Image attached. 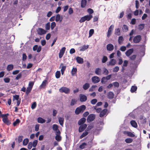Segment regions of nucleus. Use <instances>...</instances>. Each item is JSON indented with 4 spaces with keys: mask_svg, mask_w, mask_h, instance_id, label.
Listing matches in <instances>:
<instances>
[{
    "mask_svg": "<svg viewBox=\"0 0 150 150\" xmlns=\"http://www.w3.org/2000/svg\"><path fill=\"white\" fill-rule=\"evenodd\" d=\"M56 25V24L55 22H52L51 23V28L52 30Z\"/></svg>",
    "mask_w": 150,
    "mask_h": 150,
    "instance_id": "49",
    "label": "nucleus"
},
{
    "mask_svg": "<svg viewBox=\"0 0 150 150\" xmlns=\"http://www.w3.org/2000/svg\"><path fill=\"white\" fill-rule=\"evenodd\" d=\"M128 62L127 60H125L124 61L123 64V67H127V65Z\"/></svg>",
    "mask_w": 150,
    "mask_h": 150,
    "instance_id": "59",
    "label": "nucleus"
},
{
    "mask_svg": "<svg viewBox=\"0 0 150 150\" xmlns=\"http://www.w3.org/2000/svg\"><path fill=\"white\" fill-rule=\"evenodd\" d=\"M52 129L56 133H60V132L58 129V126L56 124H54L52 126Z\"/></svg>",
    "mask_w": 150,
    "mask_h": 150,
    "instance_id": "9",
    "label": "nucleus"
},
{
    "mask_svg": "<svg viewBox=\"0 0 150 150\" xmlns=\"http://www.w3.org/2000/svg\"><path fill=\"white\" fill-rule=\"evenodd\" d=\"M62 17H61L59 14H57L56 16L55 21L56 22L59 21L61 22L62 21Z\"/></svg>",
    "mask_w": 150,
    "mask_h": 150,
    "instance_id": "18",
    "label": "nucleus"
},
{
    "mask_svg": "<svg viewBox=\"0 0 150 150\" xmlns=\"http://www.w3.org/2000/svg\"><path fill=\"white\" fill-rule=\"evenodd\" d=\"M108 58L105 56H104L102 59V62L103 63H104L107 60Z\"/></svg>",
    "mask_w": 150,
    "mask_h": 150,
    "instance_id": "53",
    "label": "nucleus"
},
{
    "mask_svg": "<svg viewBox=\"0 0 150 150\" xmlns=\"http://www.w3.org/2000/svg\"><path fill=\"white\" fill-rule=\"evenodd\" d=\"M141 39V37L140 35L135 37L133 40V42L135 43H139Z\"/></svg>",
    "mask_w": 150,
    "mask_h": 150,
    "instance_id": "7",
    "label": "nucleus"
},
{
    "mask_svg": "<svg viewBox=\"0 0 150 150\" xmlns=\"http://www.w3.org/2000/svg\"><path fill=\"white\" fill-rule=\"evenodd\" d=\"M108 98L110 99L113 98L114 96V94L112 92H109L108 95Z\"/></svg>",
    "mask_w": 150,
    "mask_h": 150,
    "instance_id": "35",
    "label": "nucleus"
},
{
    "mask_svg": "<svg viewBox=\"0 0 150 150\" xmlns=\"http://www.w3.org/2000/svg\"><path fill=\"white\" fill-rule=\"evenodd\" d=\"M86 108V106L84 105H82L76 108L75 111V113L76 114H78L81 112H83Z\"/></svg>",
    "mask_w": 150,
    "mask_h": 150,
    "instance_id": "3",
    "label": "nucleus"
},
{
    "mask_svg": "<svg viewBox=\"0 0 150 150\" xmlns=\"http://www.w3.org/2000/svg\"><path fill=\"white\" fill-rule=\"evenodd\" d=\"M113 84L114 86L115 87H118L119 86V83L118 82H113Z\"/></svg>",
    "mask_w": 150,
    "mask_h": 150,
    "instance_id": "64",
    "label": "nucleus"
},
{
    "mask_svg": "<svg viewBox=\"0 0 150 150\" xmlns=\"http://www.w3.org/2000/svg\"><path fill=\"white\" fill-rule=\"evenodd\" d=\"M38 143V141L36 140H35L33 141L32 143V145L34 147H35L36 146V145H37Z\"/></svg>",
    "mask_w": 150,
    "mask_h": 150,
    "instance_id": "61",
    "label": "nucleus"
},
{
    "mask_svg": "<svg viewBox=\"0 0 150 150\" xmlns=\"http://www.w3.org/2000/svg\"><path fill=\"white\" fill-rule=\"evenodd\" d=\"M86 21H89L93 17L92 15H88L84 16Z\"/></svg>",
    "mask_w": 150,
    "mask_h": 150,
    "instance_id": "29",
    "label": "nucleus"
},
{
    "mask_svg": "<svg viewBox=\"0 0 150 150\" xmlns=\"http://www.w3.org/2000/svg\"><path fill=\"white\" fill-rule=\"evenodd\" d=\"M137 89V87L136 86H132L131 89V91L132 93L136 91Z\"/></svg>",
    "mask_w": 150,
    "mask_h": 150,
    "instance_id": "43",
    "label": "nucleus"
},
{
    "mask_svg": "<svg viewBox=\"0 0 150 150\" xmlns=\"http://www.w3.org/2000/svg\"><path fill=\"white\" fill-rule=\"evenodd\" d=\"M77 102V100L75 99H72L71 101V105H73L75 104Z\"/></svg>",
    "mask_w": 150,
    "mask_h": 150,
    "instance_id": "47",
    "label": "nucleus"
},
{
    "mask_svg": "<svg viewBox=\"0 0 150 150\" xmlns=\"http://www.w3.org/2000/svg\"><path fill=\"white\" fill-rule=\"evenodd\" d=\"M88 47V45H83L80 47V51H84L87 50Z\"/></svg>",
    "mask_w": 150,
    "mask_h": 150,
    "instance_id": "21",
    "label": "nucleus"
},
{
    "mask_svg": "<svg viewBox=\"0 0 150 150\" xmlns=\"http://www.w3.org/2000/svg\"><path fill=\"white\" fill-rule=\"evenodd\" d=\"M59 68H61V73L62 75H63L64 71L66 69V66H64L63 63H61L59 66Z\"/></svg>",
    "mask_w": 150,
    "mask_h": 150,
    "instance_id": "14",
    "label": "nucleus"
},
{
    "mask_svg": "<svg viewBox=\"0 0 150 150\" xmlns=\"http://www.w3.org/2000/svg\"><path fill=\"white\" fill-rule=\"evenodd\" d=\"M58 121L60 125L62 126H63L64 123V119L63 117H58Z\"/></svg>",
    "mask_w": 150,
    "mask_h": 150,
    "instance_id": "22",
    "label": "nucleus"
},
{
    "mask_svg": "<svg viewBox=\"0 0 150 150\" xmlns=\"http://www.w3.org/2000/svg\"><path fill=\"white\" fill-rule=\"evenodd\" d=\"M38 123H43L45 122V120L41 117H39L38 119Z\"/></svg>",
    "mask_w": 150,
    "mask_h": 150,
    "instance_id": "33",
    "label": "nucleus"
},
{
    "mask_svg": "<svg viewBox=\"0 0 150 150\" xmlns=\"http://www.w3.org/2000/svg\"><path fill=\"white\" fill-rule=\"evenodd\" d=\"M47 81L46 80H44L42 82V84L40 86V88H43L47 84Z\"/></svg>",
    "mask_w": 150,
    "mask_h": 150,
    "instance_id": "26",
    "label": "nucleus"
},
{
    "mask_svg": "<svg viewBox=\"0 0 150 150\" xmlns=\"http://www.w3.org/2000/svg\"><path fill=\"white\" fill-rule=\"evenodd\" d=\"M87 3L86 0H81V6L82 8H84L86 6Z\"/></svg>",
    "mask_w": 150,
    "mask_h": 150,
    "instance_id": "28",
    "label": "nucleus"
},
{
    "mask_svg": "<svg viewBox=\"0 0 150 150\" xmlns=\"http://www.w3.org/2000/svg\"><path fill=\"white\" fill-rule=\"evenodd\" d=\"M106 47L107 50L110 51H112L114 49V46L113 45L111 44H109L107 45Z\"/></svg>",
    "mask_w": 150,
    "mask_h": 150,
    "instance_id": "16",
    "label": "nucleus"
},
{
    "mask_svg": "<svg viewBox=\"0 0 150 150\" xmlns=\"http://www.w3.org/2000/svg\"><path fill=\"white\" fill-rule=\"evenodd\" d=\"M122 28L124 31L125 32H127L128 30V27L126 25H124Z\"/></svg>",
    "mask_w": 150,
    "mask_h": 150,
    "instance_id": "58",
    "label": "nucleus"
},
{
    "mask_svg": "<svg viewBox=\"0 0 150 150\" xmlns=\"http://www.w3.org/2000/svg\"><path fill=\"white\" fill-rule=\"evenodd\" d=\"M80 101L81 102H85L87 99V97L85 95L81 94L79 95Z\"/></svg>",
    "mask_w": 150,
    "mask_h": 150,
    "instance_id": "13",
    "label": "nucleus"
},
{
    "mask_svg": "<svg viewBox=\"0 0 150 150\" xmlns=\"http://www.w3.org/2000/svg\"><path fill=\"white\" fill-rule=\"evenodd\" d=\"M97 87L96 86L93 85L89 89V91H92L95 90V88Z\"/></svg>",
    "mask_w": 150,
    "mask_h": 150,
    "instance_id": "51",
    "label": "nucleus"
},
{
    "mask_svg": "<svg viewBox=\"0 0 150 150\" xmlns=\"http://www.w3.org/2000/svg\"><path fill=\"white\" fill-rule=\"evenodd\" d=\"M92 82L94 83H98L100 81V78L97 76H94L92 78Z\"/></svg>",
    "mask_w": 150,
    "mask_h": 150,
    "instance_id": "8",
    "label": "nucleus"
},
{
    "mask_svg": "<svg viewBox=\"0 0 150 150\" xmlns=\"http://www.w3.org/2000/svg\"><path fill=\"white\" fill-rule=\"evenodd\" d=\"M77 71V69L75 67H73L71 71V74L72 76H74L76 73Z\"/></svg>",
    "mask_w": 150,
    "mask_h": 150,
    "instance_id": "27",
    "label": "nucleus"
},
{
    "mask_svg": "<svg viewBox=\"0 0 150 150\" xmlns=\"http://www.w3.org/2000/svg\"><path fill=\"white\" fill-rule=\"evenodd\" d=\"M88 134V132L87 131H85L81 136L80 137V139H82L83 137L86 136Z\"/></svg>",
    "mask_w": 150,
    "mask_h": 150,
    "instance_id": "41",
    "label": "nucleus"
},
{
    "mask_svg": "<svg viewBox=\"0 0 150 150\" xmlns=\"http://www.w3.org/2000/svg\"><path fill=\"white\" fill-rule=\"evenodd\" d=\"M86 119L84 118H82L78 122V124L79 125H81L84 124V123L86 121Z\"/></svg>",
    "mask_w": 150,
    "mask_h": 150,
    "instance_id": "24",
    "label": "nucleus"
},
{
    "mask_svg": "<svg viewBox=\"0 0 150 150\" xmlns=\"http://www.w3.org/2000/svg\"><path fill=\"white\" fill-rule=\"evenodd\" d=\"M34 83V81H30L29 82L28 86L27 87L25 94L28 95L30 93L32 89Z\"/></svg>",
    "mask_w": 150,
    "mask_h": 150,
    "instance_id": "1",
    "label": "nucleus"
},
{
    "mask_svg": "<svg viewBox=\"0 0 150 150\" xmlns=\"http://www.w3.org/2000/svg\"><path fill=\"white\" fill-rule=\"evenodd\" d=\"M132 139L130 138L126 139L125 140V141L127 143H131L132 142Z\"/></svg>",
    "mask_w": 150,
    "mask_h": 150,
    "instance_id": "39",
    "label": "nucleus"
},
{
    "mask_svg": "<svg viewBox=\"0 0 150 150\" xmlns=\"http://www.w3.org/2000/svg\"><path fill=\"white\" fill-rule=\"evenodd\" d=\"M107 112V110L106 109H104L102 111L100 114V117H102L104 116L106 113Z\"/></svg>",
    "mask_w": 150,
    "mask_h": 150,
    "instance_id": "20",
    "label": "nucleus"
},
{
    "mask_svg": "<svg viewBox=\"0 0 150 150\" xmlns=\"http://www.w3.org/2000/svg\"><path fill=\"white\" fill-rule=\"evenodd\" d=\"M95 116L94 114H91L88 117L87 121L89 122L93 121L95 119Z\"/></svg>",
    "mask_w": 150,
    "mask_h": 150,
    "instance_id": "10",
    "label": "nucleus"
},
{
    "mask_svg": "<svg viewBox=\"0 0 150 150\" xmlns=\"http://www.w3.org/2000/svg\"><path fill=\"white\" fill-rule=\"evenodd\" d=\"M86 20L85 19V18L84 16L82 17L81 19L79 20V21L80 23H82L84 22L85 21H86Z\"/></svg>",
    "mask_w": 150,
    "mask_h": 150,
    "instance_id": "60",
    "label": "nucleus"
},
{
    "mask_svg": "<svg viewBox=\"0 0 150 150\" xmlns=\"http://www.w3.org/2000/svg\"><path fill=\"white\" fill-rule=\"evenodd\" d=\"M90 87V84L89 83H86L83 85V88L84 90L87 89Z\"/></svg>",
    "mask_w": 150,
    "mask_h": 150,
    "instance_id": "32",
    "label": "nucleus"
},
{
    "mask_svg": "<svg viewBox=\"0 0 150 150\" xmlns=\"http://www.w3.org/2000/svg\"><path fill=\"white\" fill-rule=\"evenodd\" d=\"M87 12L89 14V15H91L93 13V10L90 8L87 9Z\"/></svg>",
    "mask_w": 150,
    "mask_h": 150,
    "instance_id": "57",
    "label": "nucleus"
},
{
    "mask_svg": "<svg viewBox=\"0 0 150 150\" xmlns=\"http://www.w3.org/2000/svg\"><path fill=\"white\" fill-rule=\"evenodd\" d=\"M133 49L132 48L128 50L125 53L126 55L128 57L133 52Z\"/></svg>",
    "mask_w": 150,
    "mask_h": 150,
    "instance_id": "17",
    "label": "nucleus"
},
{
    "mask_svg": "<svg viewBox=\"0 0 150 150\" xmlns=\"http://www.w3.org/2000/svg\"><path fill=\"white\" fill-rule=\"evenodd\" d=\"M8 115V114L7 113L5 114L1 115V117L3 118V121L4 123L8 125H9L10 124V122L7 118V117Z\"/></svg>",
    "mask_w": 150,
    "mask_h": 150,
    "instance_id": "2",
    "label": "nucleus"
},
{
    "mask_svg": "<svg viewBox=\"0 0 150 150\" xmlns=\"http://www.w3.org/2000/svg\"><path fill=\"white\" fill-rule=\"evenodd\" d=\"M130 123L132 127L135 128H136L137 127V124L136 122L135 121L133 120H131L130 121Z\"/></svg>",
    "mask_w": 150,
    "mask_h": 150,
    "instance_id": "30",
    "label": "nucleus"
},
{
    "mask_svg": "<svg viewBox=\"0 0 150 150\" xmlns=\"http://www.w3.org/2000/svg\"><path fill=\"white\" fill-rule=\"evenodd\" d=\"M60 133H56L55 139L58 141H60L61 139V137L60 136Z\"/></svg>",
    "mask_w": 150,
    "mask_h": 150,
    "instance_id": "23",
    "label": "nucleus"
},
{
    "mask_svg": "<svg viewBox=\"0 0 150 150\" xmlns=\"http://www.w3.org/2000/svg\"><path fill=\"white\" fill-rule=\"evenodd\" d=\"M76 60L77 62L80 64H82L83 62V59L79 57H77L76 58Z\"/></svg>",
    "mask_w": 150,
    "mask_h": 150,
    "instance_id": "19",
    "label": "nucleus"
},
{
    "mask_svg": "<svg viewBox=\"0 0 150 150\" xmlns=\"http://www.w3.org/2000/svg\"><path fill=\"white\" fill-rule=\"evenodd\" d=\"M123 40V38L122 36H120L118 38V42L119 44H121Z\"/></svg>",
    "mask_w": 150,
    "mask_h": 150,
    "instance_id": "45",
    "label": "nucleus"
},
{
    "mask_svg": "<svg viewBox=\"0 0 150 150\" xmlns=\"http://www.w3.org/2000/svg\"><path fill=\"white\" fill-rule=\"evenodd\" d=\"M97 102V100L96 99H92L91 101V103L93 105L95 104Z\"/></svg>",
    "mask_w": 150,
    "mask_h": 150,
    "instance_id": "54",
    "label": "nucleus"
},
{
    "mask_svg": "<svg viewBox=\"0 0 150 150\" xmlns=\"http://www.w3.org/2000/svg\"><path fill=\"white\" fill-rule=\"evenodd\" d=\"M96 74L98 75H100L101 74V69L99 68H97L95 70Z\"/></svg>",
    "mask_w": 150,
    "mask_h": 150,
    "instance_id": "31",
    "label": "nucleus"
},
{
    "mask_svg": "<svg viewBox=\"0 0 150 150\" xmlns=\"http://www.w3.org/2000/svg\"><path fill=\"white\" fill-rule=\"evenodd\" d=\"M94 110H96V112L98 113H99L102 110V109L100 108H97L96 106H94L93 107Z\"/></svg>",
    "mask_w": 150,
    "mask_h": 150,
    "instance_id": "34",
    "label": "nucleus"
},
{
    "mask_svg": "<svg viewBox=\"0 0 150 150\" xmlns=\"http://www.w3.org/2000/svg\"><path fill=\"white\" fill-rule=\"evenodd\" d=\"M20 122V120L18 119H17L13 123V125L14 126H16Z\"/></svg>",
    "mask_w": 150,
    "mask_h": 150,
    "instance_id": "55",
    "label": "nucleus"
},
{
    "mask_svg": "<svg viewBox=\"0 0 150 150\" xmlns=\"http://www.w3.org/2000/svg\"><path fill=\"white\" fill-rule=\"evenodd\" d=\"M13 65L12 64L8 65L6 68V69L8 71H9L12 70L13 68Z\"/></svg>",
    "mask_w": 150,
    "mask_h": 150,
    "instance_id": "25",
    "label": "nucleus"
},
{
    "mask_svg": "<svg viewBox=\"0 0 150 150\" xmlns=\"http://www.w3.org/2000/svg\"><path fill=\"white\" fill-rule=\"evenodd\" d=\"M79 128V132H81L83 131L87 127V125L86 124H84L83 125H80Z\"/></svg>",
    "mask_w": 150,
    "mask_h": 150,
    "instance_id": "12",
    "label": "nucleus"
},
{
    "mask_svg": "<svg viewBox=\"0 0 150 150\" xmlns=\"http://www.w3.org/2000/svg\"><path fill=\"white\" fill-rule=\"evenodd\" d=\"M94 32V30L93 29H91L89 31V37H90L92 36Z\"/></svg>",
    "mask_w": 150,
    "mask_h": 150,
    "instance_id": "46",
    "label": "nucleus"
},
{
    "mask_svg": "<svg viewBox=\"0 0 150 150\" xmlns=\"http://www.w3.org/2000/svg\"><path fill=\"white\" fill-rule=\"evenodd\" d=\"M29 140L28 139H25L23 140V144L25 146L27 145L28 143V142Z\"/></svg>",
    "mask_w": 150,
    "mask_h": 150,
    "instance_id": "48",
    "label": "nucleus"
},
{
    "mask_svg": "<svg viewBox=\"0 0 150 150\" xmlns=\"http://www.w3.org/2000/svg\"><path fill=\"white\" fill-rule=\"evenodd\" d=\"M111 77V75H109L105 77H103V79H105L106 80H109Z\"/></svg>",
    "mask_w": 150,
    "mask_h": 150,
    "instance_id": "52",
    "label": "nucleus"
},
{
    "mask_svg": "<svg viewBox=\"0 0 150 150\" xmlns=\"http://www.w3.org/2000/svg\"><path fill=\"white\" fill-rule=\"evenodd\" d=\"M50 28V23H47L45 25V29L47 30H49Z\"/></svg>",
    "mask_w": 150,
    "mask_h": 150,
    "instance_id": "50",
    "label": "nucleus"
},
{
    "mask_svg": "<svg viewBox=\"0 0 150 150\" xmlns=\"http://www.w3.org/2000/svg\"><path fill=\"white\" fill-rule=\"evenodd\" d=\"M37 32L38 34L40 35H42L45 34L46 31L40 28H39L37 30Z\"/></svg>",
    "mask_w": 150,
    "mask_h": 150,
    "instance_id": "6",
    "label": "nucleus"
},
{
    "mask_svg": "<svg viewBox=\"0 0 150 150\" xmlns=\"http://www.w3.org/2000/svg\"><path fill=\"white\" fill-rule=\"evenodd\" d=\"M144 27V24H140L138 26V28L139 30H142Z\"/></svg>",
    "mask_w": 150,
    "mask_h": 150,
    "instance_id": "40",
    "label": "nucleus"
},
{
    "mask_svg": "<svg viewBox=\"0 0 150 150\" xmlns=\"http://www.w3.org/2000/svg\"><path fill=\"white\" fill-rule=\"evenodd\" d=\"M65 50L66 48L65 47H63L61 49L59 53V57L60 58H61L62 57L64 53Z\"/></svg>",
    "mask_w": 150,
    "mask_h": 150,
    "instance_id": "11",
    "label": "nucleus"
},
{
    "mask_svg": "<svg viewBox=\"0 0 150 150\" xmlns=\"http://www.w3.org/2000/svg\"><path fill=\"white\" fill-rule=\"evenodd\" d=\"M114 27V26L113 25H111L109 27L107 33V37H110V35H111L113 29Z\"/></svg>",
    "mask_w": 150,
    "mask_h": 150,
    "instance_id": "5",
    "label": "nucleus"
},
{
    "mask_svg": "<svg viewBox=\"0 0 150 150\" xmlns=\"http://www.w3.org/2000/svg\"><path fill=\"white\" fill-rule=\"evenodd\" d=\"M36 104L35 102H34L32 105L31 108L32 109H34L36 107Z\"/></svg>",
    "mask_w": 150,
    "mask_h": 150,
    "instance_id": "62",
    "label": "nucleus"
},
{
    "mask_svg": "<svg viewBox=\"0 0 150 150\" xmlns=\"http://www.w3.org/2000/svg\"><path fill=\"white\" fill-rule=\"evenodd\" d=\"M4 81L6 83H9L10 81V79L9 78H6L4 79Z\"/></svg>",
    "mask_w": 150,
    "mask_h": 150,
    "instance_id": "63",
    "label": "nucleus"
},
{
    "mask_svg": "<svg viewBox=\"0 0 150 150\" xmlns=\"http://www.w3.org/2000/svg\"><path fill=\"white\" fill-rule=\"evenodd\" d=\"M59 91L61 93H64L66 94H68L69 93L70 90L67 87L63 86L59 88Z\"/></svg>",
    "mask_w": 150,
    "mask_h": 150,
    "instance_id": "4",
    "label": "nucleus"
},
{
    "mask_svg": "<svg viewBox=\"0 0 150 150\" xmlns=\"http://www.w3.org/2000/svg\"><path fill=\"white\" fill-rule=\"evenodd\" d=\"M21 99L19 98V96L18 95H16L13 96V101H14L15 100H16L17 101L18 100Z\"/></svg>",
    "mask_w": 150,
    "mask_h": 150,
    "instance_id": "38",
    "label": "nucleus"
},
{
    "mask_svg": "<svg viewBox=\"0 0 150 150\" xmlns=\"http://www.w3.org/2000/svg\"><path fill=\"white\" fill-rule=\"evenodd\" d=\"M119 70V67L117 66H116L114 68L113 71L115 72H117Z\"/></svg>",
    "mask_w": 150,
    "mask_h": 150,
    "instance_id": "56",
    "label": "nucleus"
},
{
    "mask_svg": "<svg viewBox=\"0 0 150 150\" xmlns=\"http://www.w3.org/2000/svg\"><path fill=\"white\" fill-rule=\"evenodd\" d=\"M126 133L128 136L131 137H133L135 136L134 134L131 132H127Z\"/></svg>",
    "mask_w": 150,
    "mask_h": 150,
    "instance_id": "44",
    "label": "nucleus"
},
{
    "mask_svg": "<svg viewBox=\"0 0 150 150\" xmlns=\"http://www.w3.org/2000/svg\"><path fill=\"white\" fill-rule=\"evenodd\" d=\"M61 75V73L60 71H57L55 74V77L57 79H59L60 78Z\"/></svg>",
    "mask_w": 150,
    "mask_h": 150,
    "instance_id": "37",
    "label": "nucleus"
},
{
    "mask_svg": "<svg viewBox=\"0 0 150 150\" xmlns=\"http://www.w3.org/2000/svg\"><path fill=\"white\" fill-rule=\"evenodd\" d=\"M116 64V61L114 59H112L107 64V65L113 66L115 65Z\"/></svg>",
    "mask_w": 150,
    "mask_h": 150,
    "instance_id": "15",
    "label": "nucleus"
},
{
    "mask_svg": "<svg viewBox=\"0 0 150 150\" xmlns=\"http://www.w3.org/2000/svg\"><path fill=\"white\" fill-rule=\"evenodd\" d=\"M115 34L118 36L120 35V30L119 28H118L115 29Z\"/></svg>",
    "mask_w": 150,
    "mask_h": 150,
    "instance_id": "36",
    "label": "nucleus"
},
{
    "mask_svg": "<svg viewBox=\"0 0 150 150\" xmlns=\"http://www.w3.org/2000/svg\"><path fill=\"white\" fill-rule=\"evenodd\" d=\"M87 144L86 143H83L79 146V148L81 149H83L85 148Z\"/></svg>",
    "mask_w": 150,
    "mask_h": 150,
    "instance_id": "42",
    "label": "nucleus"
}]
</instances>
